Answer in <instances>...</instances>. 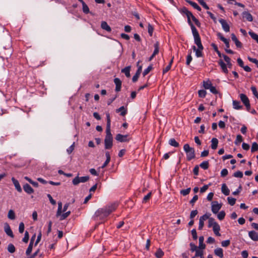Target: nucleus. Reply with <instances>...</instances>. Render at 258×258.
<instances>
[{
    "label": "nucleus",
    "instance_id": "obj_50",
    "mask_svg": "<svg viewBox=\"0 0 258 258\" xmlns=\"http://www.w3.org/2000/svg\"><path fill=\"white\" fill-rule=\"evenodd\" d=\"M217 36H218L219 39H220L224 43H226V38L224 37V36L221 33L217 32Z\"/></svg>",
    "mask_w": 258,
    "mask_h": 258
},
{
    "label": "nucleus",
    "instance_id": "obj_16",
    "mask_svg": "<svg viewBox=\"0 0 258 258\" xmlns=\"http://www.w3.org/2000/svg\"><path fill=\"white\" fill-rule=\"evenodd\" d=\"M131 69V66H129L125 67L121 70V72L123 73L125 76L127 78H130L131 77L130 71Z\"/></svg>",
    "mask_w": 258,
    "mask_h": 258
},
{
    "label": "nucleus",
    "instance_id": "obj_12",
    "mask_svg": "<svg viewBox=\"0 0 258 258\" xmlns=\"http://www.w3.org/2000/svg\"><path fill=\"white\" fill-rule=\"evenodd\" d=\"M141 61L139 60L137 63L138 70L132 78V81H137L142 71V66L140 64Z\"/></svg>",
    "mask_w": 258,
    "mask_h": 258
},
{
    "label": "nucleus",
    "instance_id": "obj_13",
    "mask_svg": "<svg viewBox=\"0 0 258 258\" xmlns=\"http://www.w3.org/2000/svg\"><path fill=\"white\" fill-rule=\"evenodd\" d=\"M240 98L241 101L243 103L246 107L247 110H249L250 107L249 101L247 97L244 94H241L240 95Z\"/></svg>",
    "mask_w": 258,
    "mask_h": 258
},
{
    "label": "nucleus",
    "instance_id": "obj_57",
    "mask_svg": "<svg viewBox=\"0 0 258 258\" xmlns=\"http://www.w3.org/2000/svg\"><path fill=\"white\" fill-rule=\"evenodd\" d=\"M116 84L115 90L118 92L120 90L121 86V82H115Z\"/></svg>",
    "mask_w": 258,
    "mask_h": 258
},
{
    "label": "nucleus",
    "instance_id": "obj_23",
    "mask_svg": "<svg viewBox=\"0 0 258 258\" xmlns=\"http://www.w3.org/2000/svg\"><path fill=\"white\" fill-rule=\"evenodd\" d=\"M105 156L106 157V160L105 161V162L104 163V164L102 165V166H101L102 168H104V167H105L108 165V164L109 163V162L110 161V154H109V152H108V151L106 152Z\"/></svg>",
    "mask_w": 258,
    "mask_h": 258
},
{
    "label": "nucleus",
    "instance_id": "obj_32",
    "mask_svg": "<svg viewBox=\"0 0 258 258\" xmlns=\"http://www.w3.org/2000/svg\"><path fill=\"white\" fill-rule=\"evenodd\" d=\"M208 227H214V226L215 225L217 224V223H216L214 219L213 218H210V216L209 217V218H208Z\"/></svg>",
    "mask_w": 258,
    "mask_h": 258
},
{
    "label": "nucleus",
    "instance_id": "obj_11",
    "mask_svg": "<svg viewBox=\"0 0 258 258\" xmlns=\"http://www.w3.org/2000/svg\"><path fill=\"white\" fill-rule=\"evenodd\" d=\"M141 61L139 60L137 63L138 70L132 78V81H137L142 71V66L140 64Z\"/></svg>",
    "mask_w": 258,
    "mask_h": 258
},
{
    "label": "nucleus",
    "instance_id": "obj_9",
    "mask_svg": "<svg viewBox=\"0 0 258 258\" xmlns=\"http://www.w3.org/2000/svg\"><path fill=\"white\" fill-rule=\"evenodd\" d=\"M194 16L192 15V14L190 12V14H188L186 15L187 18V22L189 26H190L192 34H196L197 33H199L197 29L195 27V26L192 23L190 19H191Z\"/></svg>",
    "mask_w": 258,
    "mask_h": 258
},
{
    "label": "nucleus",
    "instance_id": "obj_39",
    "mask_svg": "<svg viewBox=\"0 0 258 258\" xmlns=\"http://www.w3.org/2000/svg\"><path fill=\"white\" fill-rule=\"evenodd\" d=\"M7 249L8 251L11 253H14L16 250L15 246L12 243L8 245Z\"/></svg>",
    "mask_w": 258,
    "mask_h": 258
},
{
    "label": "nucleus",
    "instance_id": "obj_34",
    "mask_svg": "<svg viewBox=\"0 0 258 258\" xmlns=\"http://www.w3.org/2000/svg\"><path fill=\"white\" fill-rule=\"evenodd\" d=\"M228 3L231 5L234 4V5H236L242 8H244L245 7L244 5H243L241 3H237L235 0H228Z\"/></svg>",
    "mask_w": 258,
    "mask_h": 258
},
{
    "label": "nucleus",
    "instance_id": "obj_63",
    "mask_svg": "<svg viewBox=\"0 0 258 258\" xmlns=\"http://www.w3.org/2000/svg\"><path fill=\"white\" fill-rule=\"evenodd\" d=\"M242 141V137L241 135H238L236 137V139L235 142L236 144H238V143H241Z\"/></svg>",
    "mask_w": 258,
    "mask_h": 258
},
{
    "label": "nucleus",
    "instance_id": "obj_19",
    "mask_svg": "<svg viewBox=\"0 0 258 258\" xmlns=\"http://www.w3.org/2000/svg\"><path fill=\"white\" fill-rule=\"evenodd\" d=\"M23 189L24 191L28 194H31L34 192V189L28 183H26L23 185Z\"/></svg>",
    "mask_w": 258,
    "mask_h": 258
},
{
    "label": "nucleus",
    "instance_id": "obj_18",
    "mask_svg": "<svg viewBox=\"0 0 258 258\" xmlns=\"http://www.w3.org/2000/svg\"><path fill=\"white\" fill-rule=\"evenodd\" d=\"M12 181L14 184V185L15 186L16 189L17 190V191L19 192H22V190L21 188V187L19 184V181L16 179L14 177L12 178Z\"/></svg>",
    "mask_w": 258,
    "mask_h": 258
},
{
    "label": "nucleus",
    "instance_id": "obj_14",
    "mask_svg": "<svg viewBox=\"0 0 258 258\" xmlns=\"http://www.w3.org/2000/svg\"><path fill=\"white\" fill-rule=\"evenodd\" d=\"M128 135H122L121 134H117L115 137V139L120 142H125L128 141L127 139Z\"/></svg>",
    "mask_w": 258,
    "mask_h": 258
},
{
    "label": "nucleus",
    "instance_id": "obj_8",
    "mask_svg": "<svg viewBox=\"0 0 258 258\" xmlns=\"http://www.w3.org/2000/svg\"><path fill=\"white\" fill-rule=\"evenodd\" d=\"M211 215L210 213H207L202 216H201L199 220V229L202 230L204 225V221L208 219Z\"/></svg>",
    "mask_w": 258,
    "mask_h": 258
},
{
    "label": "nucleus",
    "instance_id": "obj_28",
    "mask_svg": "<svg viewBox=\"0 0 258 258\" xmlns=\"http://www.w3.org/2000/svg\"><path fill=\"white\" fill-rule=\"evenodd\" d=\"M213 230L216 236H220V234L219 233V231L220 230L219 225L217 224V225H215L214 227H213Z\"/></svg>",
    "mask_w": 258,
    "mask_h": 258
},
{
    "label": "nucleus",
    "instance_id": "obj_27",
    "mask_svg": "<svg viewBox=\"0 0 258 258\" xmlns=\"http://www.w3.org/2000/svg\"><path fill=\"white\" fill-rule=\"evenodd\" d=\"M204 238L203 236H200L199 237V248L204 249L205 248L206 245L204 243Z\"/></svg>",
    "mask_w": 258,
    "mask_h": 258
},
{
    "label": "nucleus",
    "instance_id": "obj_31",
    "mask_svg": "<svg viewBox=\"0 0 258 258\" xmlns=\"http://www.w3.org/2000/svg\"><path fill=\"white\" fill-rule=\"evenodd\" d=\"M154 51L153 53V56H155L156 54H157L159 53V43L157 41L154 44Z\"/></svg>",
    "mask_w": 258,
    "mask_h": 258
},
{
    "label": "nucleus",
    "instance_id": "obj_55",
    "mask_svg": "<svg viewBox=\"0 0 258 258\" xmlns=\"http://www.w3.org/2000/svg\"><path fill=\"white\" fill-rule=\"evenodd\" d=\"M29 238V233L28 231H25V235L24 238H23V241L24 242L27 243L28 242Z\"/></svg>",
    "mask_w": 258,
    "mask_h": 258
},
{
    "label": "nucleus",
    "instance_id": "obj_5",
    "mask_svg": "<svg viewBox=\"0 0 258 258\" xmlns=\"http://www.w3.org/2000/svg\"><path fill=\"white\" fill-rule=\"evenodd\" d=\"M62 213V203L61 202L58 203V209L56 212V217H60L59 220H63L66 219L71 214L70 211H68L63 214H61Z\"/></svg>",
    "mask_w": 258,
    "mask_h": 258
},
{
    "label": "nucleus",
    "instance_id": "obj_33",
    "mask_svg": "<svg viewBox=\"0 0 258 258\" xmlns=\"http://www.w3.org/2000/svg\"><path fill=\"white\" fill-rule=\"evenodd\" d=\"M169 144L170 145L174 147H178L179 146V143L177 142L176 140L173 138L170 139L169 140Z\"/></svg>",
    "mask_w": 258,
    "mask_h": 258
},
{
    "label": "nucleus",
    "instance_id": "obj_25",
    "mask_svg": "<svg viewBox=\"0 0 258 258\" xmlns=\"http://www.w3.org/2000/svg\"><path fill=\"white\" fill-rule=\"evenodd\" d=\"M106 119H107V124H106V130H111V119L110 117V114L109 113H106Z\"/></svg>",
    "mask_w": 258,
    "mask_h": 258
},
{
    "label": "nucleus",
    "instance_id": "obj_46",
    "mask_svg": "<svg viewBox=\"0 0 258 258\" xmlns=\"http://www.w3.org/2000/svg\"><path fill=\"white\" fill-rule=\"evenodd\" d=\"M228 203L229 205L231 206H233L236 202V199L232 198V197H228L227 198Z\"/></svg>",
    "mask_w": 258,
    "mask_h": 258
},
{
    "label": "nucleus",
    "instance_id": "obj_42",
    "mask_svg": "<svg viewBox=\"0 0 258 258\" xmlns=\"http://www.w3.org/2000/svg\"><path fill=\"white\" fill-rule=\"evenodd\" d=\"M240 102L239 101H233V107L235 108V109H241L242 108V106H241L240 105Z\"/></svg>",
    "mask_w": 258,
    "mask_h": 258
},
{
    "label": "nucleus",
    "instance_id": "obj_30",
    "mask_svg": "<svg viewBox=\"0 0 258 258\" xmlns=\"http://www.w3.org/2000/svg\"><path fill=\"white\" fill-rule=\"evenodd\" d=\"M116 111L117 112H120V115L122 116H124L127 113V110L125 109L124 106H121L118 109H117Z\"/></svg>",
    "mask_w": 258,
    "mask_h": 258
},
{
    "label": "nucleus",
    "instance_id": "obj_20",
    "mask_svg": "<svg viewBox=\"0 0 258 258\" xmlns=\"http://www.w3.org/2000/svg\"><path fill=\"white\" fill-rule=\"evenodd\" d=\"M243 18H245L246 20L249 22H251L253 20L252 16L248 12L244 11L242 14Z\"/></svg>",
    "mask_w": 258,
    "mask_h": 258
},
{
    "label": "nucleus",
    "instance_id": "obj_10",
    "mask_svg": "<svg viewBox=\"0 0 258 258\" xmlns=\"http://www.w3.org/2000/svg\"><path fill=\"white\" fill-rule=\"evenodd\" d=\"M211 205L212 211L214 214H217L222 207V204L217 201L212 202Z\"/></svg>",
    "mask_w": 258,
    "mask_h": 258
},
{
    "label": "nucleus",
    "instance_id": "obj_15",
    "mask_svg": "<svg viewBox=\"0 0 258 258\" xmlns=\"http://www.w3.org/2000/svg\"><path fill=\"white\" fill-rule=\"evenodd\" d=\"M4 230L6 234L12 238L14 237L13 233L8 223H6L4 224Z\"/></svg>",
    "mask_w": 258,
    "mask_h": 258
},
{
    "label": "nucleus",
    "instance_id": "obj_1",
    "mask_svg": "<svg viewBox=\"0 0 258 258\" xmlns=\"http://www.w3.org/2000/svg\"><path fill=\"white\" fill-rule=\"evenodd\" d=\"M194 38V41L195 44L197 45V48L195 46H192L193 50L196 52V55L198 57H202L203 56L202 51L204 47L202 44L201 38L199 33L193 34Z\"/></svg>",
    "mask_w": 258,
    "mask_h": 258
},
{
    "label": "nucleus",
    "instance_id": "obj_52",
    "mask_svg": "<svg viewBox=\"0 0 258 258\" xmlns=\"http://www.w3.org/2000/svg\"><path fill=\"white\" fill-rule=\"evenodd\" d=\"M24 229H25V226H24V223L21 222L19 224V232L20 233H23L24 231Z\"/></svg>",
    "mask_w": 258,
    "mask_h": 258
},
{
    "label": "nucleus",
    "instance_id": "obj_3",
    "mask_svg": "<svg viewBox=\"0 0 258 258\" xmlns=\"http://www.w3.org/2000/svg\"><path fill=\"white\" fill-rule=\"evenodd\" d=\"M104 145L106 149H110L113 146V137L111 133V130H106Z\"/></svg>",
    "mask_w": 258,
    "mask_h": 258
},
{
    "label": "nucleus",
    "instance_id": "obj_61",
    "mask_svg": "<svg viewBox=\"0 0 258 258\" xmlns=\"http://www.w3.org/2000/svg\"><path fill=\"white\" fill-rule=\"evenodd\" d=\"M211 185V183H209L208 185H205L204 186L201 188L200 192L202 193L205 192L208 189L209 186Z\"/></svg>",
    "mask_w": 258,
    "mask_h": 258
},
{
    "label": "nucleus",
    "instance_id": "obj_2",
    "mask_svg": "<svg viewBox=\"0 0 258 258\" xmlns=\"http://www.w3.org/2000/svg\"><path fill=\"white\" fill-rule=\"evenodd\" d=\"M109 216L104 207L97 210L93 216L94 220H103Z\"/></svg>",
    "mask_w": 258,
    "mask_h": 258
},
{
    "label": "nucleus",
    "instance_id": "obj_41",
    "mask_svg": "<svg viewBox=\"0 0 258 258\" xmlns=\"http://www.w3.org/2000/svg\"><path fill=\"white\" fill-rule=\"evenodd\" d=\"M248 33L249 35L251 37V38L255 40L258 43V35H257L256 34L252 31H249Z\"/></svg>",
    "mask_w": 258,
    "mask_h": 258
},
{
    "label": "nucleus",
    "instance_id": "obj_54",
    "mask_svg": "<svg viewBox=\"0 0 258 258\" xmlns=\"http://www.w3.org/2000/svg\"><path fill=\"white\" fill-rule=\"evenodd\" d=\"M198 94L200 97L204 98L206 95V91L204 90H201L199 91Z\"/></svg>",
    "mask_w": 258,
    "mask_h": 258
},
{
    "label": "nucleus",
    "instance_id": "obj_58",
    "mask_svg": "<svg viewBox=\"0 0 258 258\" xmlns=\"http://www.w3.org/2000/svg\"><path fill=\"white\" fill-rule=\"evenodd\" d=\"M190 250L192 252L196 251L199 248V247H197V245H196L193 243H190Z\"/></svg>",
    "mask_w": 258,
    "mask_h": 258
},
{
    "label": "nucleus",
    "instance_id": "obj_64",
    "mask_svg": "<svg viewBox=\"0 0 258 258\" xmlns=\"http://www.w3.org/2000/svg\"><path fill=\"white\" fill-rule=\"evenodd\" d=\"M180 12L181 13L186 15V16L188 14H190V12L187 10V8L185 7L181 9Z\"/></svg>",
    "mask_w": 258,
    "mask_h": 258
},
{
    "label": "nucleus",
    "instance_id": "obj_26",
    "mask_svg": "<svg viewBox=\"0 0 258 258\" xmlns=\"http://www.w3.org/2000/svg\"><path fill=\"white\" fill-rule=\"evenodd\" d=\"M211 148L213 150L217 149L218 144V139L216 138H213L211 140Z\"/></svg>",
    "mask_w": 258,
    "mask_h": 258
},
{
    "label": "nucleus",
    "instance_id": "obj_62",
    "mask_svg": "<svg viewBox=\"0 0 258 258\" xmlns=\"http://www.w3.org/2000/svg\"><path fill=\"white\" fill-rule=\"evenodd\" d=\"M191 235H192L193 239L194 240H197L198 238V236H197L196 230L195 229H193L191 230Z\"/></svg>",
    "mask_w": 258,
    "mask_h": 258
},
{
    "label": "nucleus",
    "instance_id": "obj_40",
    "mask_svg": "<svg viewBox=\"0 0 258 258\" xmlns=\"http://www.w3.org/2000/svg\"><path fill=\"white\" fill-rule=\"evenodd\" d=\"M32 242H30L29 246L26 250V254L27 255H29L32 252L33 248Z\"/></svg>",
    "mask_w": 258,
    "mask_h": 258
},
{
    "label": "nucleus",
    "instance_id": "obj_35",
    "mask_svg": "<svg viewBox=\"0 0 258 258\" xmlns=\"http://www.w3.org/2000/svg\"><path fill=\"white\" fill-rule=\"evenodd\" d=\"M82 4V6H83V8H82L83 12L86 14L89 13H90L89 8L88 7V6L86 5V4L85 2H83V3Z\"/></svg>",
    "mask_w": 258,
    "mask_h": 258
},
{
    "label": "nucleus",
    "instance_id": "obj_17",
    "mask_svg": "<svg viewBox=\"0 0 258 258\" xmlns=\"http://www.w3.org/2000/svg\"><path fill=\"white\" fill-rule=\"evenodd\" d=\"M232 40L235 43L236 46L238 48H241L242 43L238 40L236 35L234 34H231Z\"/></svg>",
    "mask_w": 258,
    "mask_h": 258
},
{
    "label": "nucleus",
    "instance_id": "obj_29",
    "mask_svg": "<svg viewBox=\"0 0 258 258\" xmlns=\"http://www.w3.org/2000/svg\"><path fill=\"white\" fill-rule=\"evenodd\" d=\"M214 253L216 255L219 256L220 257H223V250L221 248H218L215 249Z\"/></svg>",
    "mask_w": 258,
    "mask_h": 258
},
{
    "label": "nucleus",
    "instance_id": "obj_6",
    "mask_svg": "<svg viewBox=\"0 0 258 258\" xmlns=\"http://www.w3.org/2000/svg\"><path fill=\"white\" fill-rule=\"evenodd\" d=\"M89 179V176L79 177L78 176L73 179L72 182L74 185H77L80 182H85Z\"/></svg>",
    "mask_w": 258,
    "mask_h": 258
},
{
    "label": "nucleus",
    "instance_id": "obj_7",
    "mask_svg": "<svg viewBox=\"0 0 258 258\" xmlns=\"http://www.w3.org/2000/svg\"><path fill=\"white\" fill-rule=\"evenodd\" d=\"M118 204L116 203H113L106 206L104 207V208L109 215L112 212L116 210Z\"/></svg>",
    "mask_w": 258,
    "mask_h": 258
},
{
    "label": "nucleus",
    "instance_id": "obj_51",
    "mask_svg": "<svg viewBox=\"0 0 258 258\" xmlns=\"http://www.w3.org/2000/svg\"><path fill=\"white\" fill-rule=\"evenodd\" d=\"M153 31L154 28L153 26L150 24H149L148 26V32L151 36H152L153 35Z\"/></svg>",
    "mask_w": 258,
    "mask_h": 258
},
{
    "label": "nucleus",
    "instance_id": "obj_44",
    "mask_svg": "<svg viewBox=\"0 0 258 258\" xmlns=\"http://www.w3.org/2000/svg\"><path fill=\"white\" fill-rule=\"evenodd\" d=\"M153 69L152 65H150L146 69L144 70L143 73V75L145 76L149 73V72Z\"/></svg>",
    "mask_w": 258,
    "mask_h": 258
},
{
    "label": "nucleus",
    "instance_id": "obj_36",
    "mask_svg": "<svg viewBox=\"0 0 258 258\" xmlns=\"http://www.w3.org/2000/svg\"><path fill=\"white\" fill-rule=\"evenodd\" d=\"M8 217L11 220H14L15 219V214L13 210H10L9 211Z\"/></svg>",
    "mask_w": 258,
    "mask_h": 258
},
{
    "label": "nucleus",
    "instance_id": "obj_45",
    "mask_svg": "<svg viewBox=\"0 0 258 258\" xmlns=\"http://www.w3.org/2000/svg\"><path fill=\"white\" fill-rule=\"evenodd\" d=\"M191 190L190 187L187 188L185 189H182L180 190V194L183 196H185L189 194Z\"/></svg>",
    "mask_w": 258,
    "mask_h": 258
},
{
    "label": "nucleus",
    "instance_id": "obj_48",
    "mask_svg": "<svg viewBox=\"0 0 258 258\" xmlns=\"http://www.w3.org/2000/svg\"><path fill=\"white\" fill-rule=\"evenodd\" d=\"M151 195H152V192H150L146 196H145L143 198V203H147L150 199Z\"/></svg>",
    "mask_w": 258,
    "mask_h": 258
},
{
    "label": "nucleus",
    "instance_id": "obj_37",
    "mask_svg": "<svg viewBox=\"0 0 258 258\" xmlns=\"http://www.w3.org/2000/svg\"><path fill=\"white\" fill-rule=\"evenodd\" d=\"M200 166L202 168L206 170L209 168V163L208 161H205L201 163Z\"/></svg>",
    "mask_w": 258,
    "mask_h": 258
},
{
    "label": "nucleus",
    "instance_id": "obj_53",
    "mask_svg": "<svg viewBox=\"0 0 258 258\" xmlns=\"http://www.w3.org/2000/svg\"><path fill=\"white\" fill-rule=\"evenodd\" d=\"M225 212L222 211H221L217 215V217H218V218L221 220H223L224 217H225Z\"/></svg>",
    "mask_w": 258,
    "mask_h": 258
},
{
    "label": "nucleus",
    "instance_id": "obj_56",
    "mask_svg": "<svg viewBox=\"0 0 258 258\" xmlns=\"http://www.w3.org/2000/svg\"><path fill=\"white\" fill-rule=\"evenodd\" d=\"M204 82V87L206 89H209L210 87L212 86L211 84V82Z\"/></svg>",
    "mask_w": 258,
    "mask_h": 258
},
{
    "label": "nucleus",
    "instance_id": "obj_22",
    "mask_svg": "<svg viewBox=\"0 0 258 258\" xmlns=\"http://www.w3.org/2000/svg\"><path fill=\"white\" fill-rule=\"evenodd\" d=\"M185 1L190 4L194 8L197 10L199 11H201V7L195 2H192L190 0H185Z\"/></svg>",
    "mask_w": 258,
    "mask_h": 258
},
{
    "label": "nucleus",
    "instance_id": "obj_21",
    "mask_svg": "<svg viewBox=\"0 0 258 258\" xmlns=\"http://www.w3.org/2000/svg\"><path fill=\"white\" fill-rule=\"evenodd\" d=\"M249 236L251 239L254 241L258 240V234L254 231H251L249 232Z\"/></svg>",
    "mask_w": 258,
    "mask_h": 258
},
{
    "label": "nucleus",
    "instance_id": "obj_43",
    "mask_svg": "<svg viewBox=\"0 0 258 258\" xmlns=\"http://www.w3.org/2000/svg\"><path fill=\"white\" fill-rule=\"evenodd\" d=\"M195 251H196V254H195V257L200 256V257H201V256H203V249L198 248Z\"/></svg>",
    "mask_w": 258,
    "mask_h": 258
},
{
    "label": "nucleus",
    "instance_id": "obj_60",
    "mask_svg": "<svg viewBox=\"0 0 258 258\" xmlns=\"http://www.w3.org/2000/svg\"><path fill=\"white\" fill-rule=\"evenodd\" d=\"M198 2L205 9L207 10L209 9V7L207 6L204 0H198Z\"/></svg>",
    "mask_w": 258,
    "mask_h": 258
},
{
    "label": "nucleus",
    "instance_id": "obj_24",
    "mask_svg": "<svg viewBox=\"0 0 258 258\" xmlns=\"http://www.w3.org/2000/svg\"><path fill=\"white\" fill-rule=\"evenodd\" d=\"M101 27L102 29L105 30L107 32H110L111 31L110 27L105 21H103L101 22Z\"/></svg>",
    "mask_w": 258,
    "mask_h": 258
},
{
    "label": "nucleus",
    "instance_id": "obj_47",
    "mask_svg": "<svg viewBox=\"0 0 258 258\" xmlns=\"http://www.w3.org/2000/svg\"><path fill=\"white\" fill-rule=\"evenodd\" d=\"M258 150V144L255 142H254L252 144L251 151V152H254Z\"/></svg>",
    "mask_w": 258,
    "mask_h": 258
},
{
    "label": "nucleus",
    "instance_id": "obj_4",
    "mask_svg": "<svg viewBox=\"0 0 258 258\" xmlns=\"http://www.w3.org/2000/svg\"><path fill=\"white\" fill-rule=\"evenodd\" d=\"M183 149L186 154V159L190 161L195 158V151L194 148L190 147L188 144L183 146Z\"/></svg>",
    "mask_w": 258,
    "mask_h": 258
},
{
    "label": "nucleus",
    "instance_id": "obj_38",
    "mask_svg": "<svg viewBox=\"0 0 258 258\" xmlns=\"http://www.w3.org/2000/svg\"><path fill=\"white\" fill-rule=\"evenodd\" d=\"M155 255L157 258H161L164 255V252L161 249L159 248L155 253Z\"/></svg>",
    "mask_w": 258,
    "mask_h": 258
},
{
    "label": "nucleus",
    "instance_id": "obj_59",
    "mask_svg": "<svg viewBox=\"0 0 258 258\" xmlns=\"http://www.w3.org/2000/svg\"><path fill=\"white\" fill-rule=\"evenodd\" d=\"M234 176L235 177L241 178L243 176V173L241 171H237L234 173Z\"/></svg>",
    "mask_w": 258,
    "mask_h": 258
},
{
    "label": "nucleus",
    "instance_id": "obj_49",
    "mask_svg": "<svg viewBox=\"0 0 258 258\" xmlns=\"http://www.w3.org/2000/svg\"><path fill=\"white\" fill-rule=\"evenodd\" d=\"M219 64L221 66L223 71L224 73H226V64L223 61L222 59H220L219 61Z\"/></svg>",
    "mask_w": 258,
    "mask_h": 258
}]
</instances>
